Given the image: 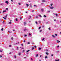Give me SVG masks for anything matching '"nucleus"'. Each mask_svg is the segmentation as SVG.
Here are the masks:
<instances>
[{"instance_id": "obj_1", "label": "nucleus", "mask_w": 61, "mask_h": 61, "mask_svg": "<svg viewBox=\"0 0 61 61\" xmlns=\"http://www.w3.org/2000/svg\"><path fill=\"white\" fill-rule=\"evenodd\" d=\"M26 23L25 22H24V25H26Z\"/></svg>"}, {"instance_id": "obj_2", "label": "nucleus", "mask_w": 61, "mask_h": 61, "mask_svg": "<svg viewBox=\"0 0 61 61\" xmlns=\"http://www.w3.org/2000/svg\"><path fill=\"white\" fill-rule=\"evenodd\" d=\"M50 9H53V8H54V7H50Z\"/></svg>"}, {"instance_id": "obj_3", "label": "nucleus", "mask_w": 61, "mask_h": 61, "mask_svg": "<svg viewBox=\"0 0 61 61\" xmlns=\"http://www.w3.org/2000/svg\"><path fill=\"white\" fill-rule=\"evenodd\" d=\"M30 7H32V4H30Z\"/></svg>"}, {"instance_id": "obj_4", "label": "nucleus", "mask_w": 61, "mask_h": 61, "mask_svg": "<svg viewBox=\"0 0 61 61\" xmlns=\"http://www.w3.org/2000/svg\"><path fill=\"white\" fill-rule=\"evenodd\" d=\"M5 3H6L7 4H8V1H5Z\"/></svg>"}, {"instance_id": "obj_5", "label": "nucleus", "mask_w": 61, "mask_h": 61, "mask_svg": "<svg viewBox=\"0 0 61 61\" xmlns=\"http://www.w3.org/2000/svg\"><path fill=\"white\" fill-rule=\"evenodd\" d=\"M57 42H57V43H58H58H59V42H60V41H59L57 40Z\"/></svg>"}, {"instance_id": "obj_6", "label": "nucleus", "mask_w": 61, "mask_h": 61, "mask_svg": "<svg viewBox=\"0 0 61 61\" xmlns=\"http://www.w3.org/2000/svg\"><path fill=\"white\" fill-rule=\"evenodd\" d=\"M42 2H46V1L44 0H43L42 1Z\"/></svg>"}, {"instance_id": "obj_7", "label": "nucleus", "mask_w": 61, "mask_h": 61, "mask_svg": "<svg viewBox=\"0 0 61 61\" xmlns=\"http://www.w3.org/2000/svg\"><path fill=\"white\" fill-rule=\"evenodd\" d=\"M29 51H30V50H28L27 51H26V52L27 53V52H29Z\"/></svg>"}, {"instance_id": "obj_8", "label": "nucleus", "mask_w": 61, "mask_h": 61, "mask_svg": "<svg viewBox=\"0 0 61 61\" xmlns=\"http://www.w3.org/2000/svg\"><path fill=\"white\" fill-rule=\"evenodd\" d=\"M52 36L53 37H55V36H54L53 35H52Z\"/></svg>"}, {"instance_id": "obj_9", "label": "nucleus", "mask_w": 61, "mask_h": 61, "mask_svg": "<svg viewBox=\"0 0 61 61\" xmlns=\"http://www.w3.org/2000/svg\"><path fill=\"white\" fill-rule=\"evenodd\" d=\"M1 31H4V29L2 28V29H1Z\"/></svg>"}, {"instance_id": "obj_10", "label": "nucleus", "mask_w": 61, "mask_h": 61, "mask_svg": "<svg viewBox=\"0 0 61 61\" xmlns=\"http://www.w3.org/2000/svg\"><path fill=\"white\" fill-rule=\"evenodd\" d=\"M26 5L27 6V7H28L29 6V5L27 4H26Z\"/></svg>"}, {"instance_id": "obj_11", "label": "nucleus", "mask_w": 61, "mask_h": 61, "mask_svg": "<svg viewBox=\"0 0 61 61\" xmlns=\"http://www.w3.org/2000/svg\"><path fill=\"white\" fill-rule=\"evenodd\" d=\"M3 17V18L4 19H5V20H6V18H5L4 17Z\"/></svg>"}, {"instance_id": "obj_12", "label": "nucleus", "mask_w": 61, "mask_h": 61, "mask_svg": "<svg viewBox=\"0 0 61 61\" xmlns=\"http://www.w3.org/2000/svg\"><path fill=\"white\" fill-rule=\"evenodd\" d=\"M19 56H20V55H21V53H19Z\"/></svg>"}, {"instance_id": "obj_13", "label": "nucleus", "mask_w": 61, "mask_h": 61, "mask_svg": "<svg viewBox=\"0 0 61 61\" xmlns=\"http://www.w3.org/2000/svg\"><path fill=\"white\" fill-rule=\"evenodd\" d=\"M41 49V48H39V50H40Z\"/></svg>"}, {"instance_id": "obj_14", "label": "nucleus", "mask_w": 61, "mask_h": 61, "mask_svg": "<svg viewBox=\"0 0 61 61\" xmlns=\"http://www.w3.org/2000/svg\"><path fill=\"white\" fill-rule=\"evenodd\" d=\"M6 12V10H4L3 11V13H4V12Z\"/></svg>"}, {"instance_id": "obj_15", "label": "nucleus", "mask_w": 61, "mask_h": 61, "mask_svg": "<svg viewBox=\"0 0 61 61\" xmlns=\"http://www.w3.org/2000/svg\"><path fill=\"white\" fill-rule=\"evenodd\" d=\"M59 61V60L58 59V60H55V61Z\"/></svg>"}, {"instance_id": "obj_16", "label": "nucleus", "mask_w": 61, "mask_h": 61, "mask_svg": "<svg viewBox=\"0 0 61 61\" xmlns=\"http://www.w3.org/2000/svg\"><path fill=\"white\" fill-rule=\"evenodd\" d=\"M41 26H40L39 27V28L38 29H40L41 28Z\"/></svg>"}, {"instance_id": "obj_17", "label": "nucleus", "mask_w": 61, "mask_h": 61, "mask_svg": "<svg viewBox=\"0 0 61 61\" xmlns=\"http://www.w3.org/2000/svg\"><path fill=\"white\" fill-rule=\"evenodd\" d=\"M39 16H40V17H42V16H41V15H39Z\"/></svg>"}, {"instance_id": "obj_18", "label": "nucleus", "mask_w": 61, "mask_h": 61, "mask_svg": "<svg viewBox=\"0 0 61 61\" xmlns=\"http://www.w3.org/2000/svg\"><path fill=\"white\" fill-rule=\"evenodd\" d=\"M41 10L42 11V12L44 11V10L43 9H41Z\"/></svg>"}, {"instance_id": "obj_19", "label": "nucleus", "mask_w": 61, "mask_h": 61, "mask_svg": "<svg viewBox=\"0 0 61 61\" xmlns=\"http://www.w3.org/2000/svg\"><path fill=\"white\" fill-rule=\"evenodd\" d=\"M56 16H57V14H56Z\"/></svg>"}, {"instance_id": "obj_20", "label": "nucleus", "mask_w": 61, "mask_h": 61, "mask_svg": "<svg viewBox=\"0 0 61 61\" xmlns=\"http://www.w3.org/2000/svg\"><path fill=\"white\" fill-rule=\"evenodd\" d=\"M46 55H48V53H47V52H46Z\"/></svg>"}, {"instance_id": "obj_21", "label": "nucleus", "mask_w": 61, "mask_h": 61, "mask_svg": "<svg viewBox=\"0 0 61 61\" xmlns=\"http://www.w3.org/2000/svg\"><path fill=\"white\" fill-rule=\"evenodd\" d=\"M47 58V56H46L45 57V58Z\"/></svg>"}, {"instance_id": "obj_22", "label": "nucleus", "mask_w": 61, "mask_h": 61, "mask_svg": "<svg viewBox=\"0 0 61 61\" xmlns=\"http://www.w3.org/2000/svg\"><path fill=\"white\" fill-rule=\"evenodd\" d=\"M26 29H25L24 30V31H26Z\"/></svg>"}, {"instance_id": "obj_23", "label": "nucleus", "mask_w": 61, "mask_h": 61, "mask_svg": "<svg viewBox=\"0 0 61 61\" xmlns=\"http://www.w3.org/2000/svg\"><path fill=\"white\" fill-rule=\"evenodd\" d=\"M38 56V54H37L36 55V57Z\"/></svg>"}, {"instance_id": "obj_24", "label": "nucleus", "mask_w": 61, "mask_h": 61, "mask_svg": "<svg viewBox=\"0 0 61 61\" xmlns=\"http://www.w3.org/2000/svg\"><path fill=\"white\" fill-rule=\"evenodd\" d=\"M34 49V47H33L32 49V50H33Z\"/></svg>"}, {"instance_id": "obj_25", "label": "nucleus", "mask_w": 61, "mask_h": 61, "mask_svg": "<svg viewBox=\"0 0 61 61\" xmlns=\"http://www.w3.org/2000/svg\"><path fill=\"white\" fill-rule=\"evenodd\" d=\"M15 20H16V21H17V19H15Z\"/></svg>"}, {"instance_id": "obj_26", "label": "nucleus", "mask_w": 61, "mask_h": 61, "mask_svg": "<svg viewBox=\"0 0 61 61\" xmlns=\"http://www.w3.org/2000/svg\"><path fill=\"white\" fill-rule=\"evenodd\" d=\"M55 35L56 36H57V34H55Z\"/></svg>"}, {"instance_id": "obj_27", "label": "nucleus", "mask_w": 61, "mask_h": 61, "mask_svg": "<svg viewBox=\"0 0 61 61\" xmlns=\"http://www.w3.org/2000/svg\"><path fill=\"white\" fill-rule=\"evenodd\" d=\"M23 42H24V43H25V40H24L23 41Z\"/></svg>"}, {"instance_id": "obj_28", "label": "nucleus", "mask_w": 61, "mask_h": 61, "mask_svg": "<svg viewBox=\"0 0 61 61\" xmlns=\"http://www.w3.org/2000/svg\"><path fill=\"white\" fill-rule=\"evenodd\" d=\"M36 23L37 25V21H36Z\"/></svg>"}, {"instance_id": "obj_29", "label": "nucleus", "mask_w": 61, "mask_h": 61, "mask_svg": "<svg viewBox=\"0 0 61 61\" xmlns=\"http://www.w3.org/2000/svg\"><path fill=\"white\" fill-rule=\"evenodd\" d=\"M44 39H45V38H43V39H42V41H43V40H44Z\"/></svg>"}, {"instance_id": "obj_30", "label": "nucleus", "mask_w": 61, "mask_h": 61, "mask_svg": "<svg viewBox=\"0 0 61 61\" xmlns=\"http://www.w3.org/2000/svg\"><path fill=\"white\" fill-rule=\"evenodd\" d=\"M19 5H21V3H19Z\"/></svg>"}, {"instance_id": "obj_31", "label": "nucleus", "mask_w": 61, "mask_h": 61, "mask_svg": "<svg viewBox=\"0 0 61 61\" xmlns=\"http://www.w3.org/2000/svg\"><path fill=\"white\" fill-rule=\"evenodd\" d=\"M34 47L36 48V46H34Z\"/></svg>"}, {"instance_id": "obj_32", "label": "nucleus", "mask_w": 61, "mask_h": 61, "mask_svg": "<svg viewBox=\"0 0 61 61\" xmlns=\"http://www.w3.org/2000/svg\"><path fill=\"white\" fill-rule=\"evenodd\" d=\"M51 6H52V5H53V4H51Z\"/></svg>"}, {"instance_id": "obj_33", "label": "nucleus", "mask_w": 61, "mask_h": 61, "mask_svg": "<svg viewBox=\"0 0 61 61\" xmlns=\"http://www.w3.org/2000/svg\"><path fill=\"white\" fill-rule=\"evenodd\" d=\"M14 57H15V58H16V56H14Z\"/></svg>"}, {"instance_id": "obj_34", "label": "nucleus", "mask_w": 61, "mask_h": 61, "mask_svg": "<svg viewBox=\"0 0 61 61\" xmlns=\"http://www.w3.org/2000/svg\"><path fill=\"white\" fill-rule=\"evenodd\" d=\"M27 43L28 44H30V42H28Z\"/></svg>"}, {"instance_id": "obj_35", "label": "nucleus", "mask_w": 61, "mask_h": 61, "mask_svg": "<svg viewBox=\"0 0 61 61\" xmlns=\"http://www.w3.org/2000/svg\"><path fill=\"white\" fill-rule=\"evenodd\" d=\"M26 36H27V35H25V37H26Z\"/></svg>"}, {"instance_id": "obj_36", "label": "nucleus", "mask_w": 61, "mask_h": 61, "mask_svg": "<svg viewBox=\"0 0 61 61\" xmlns=\"http://www.w3.org/2000/svg\"><path fill=\"white\" fill-rule=\"evenodd\" d=\"M2 57V56L1 55L0 56V57Z\"/></svg>"}, {"instance_id": "obj_37", "label": "nucleus", "mask_w": 61, "mask_h": 61, "mask_svg": "<svg viewBox=\"0 0 61 61\" xmlns=\"http://www.w3.org/2000/svg\"><path fill=\"white\" fill-rule=\"evenodd\" d=\"M11 39L12 40H13V37L11 38Z\"/></svg>"}, {"instance_id": "obj_38", "label": "nucleus", "mask_w": 61, "mask_h": 61, "mask_svg": "<svg viewBox=\"0 0 61 61\" xmlns=\"http://www.w3.org/2000/svg\"><path fill=\"white\" fill-rule=\"evenodd\" d=\"M17 50H18V47H17Z\"/></svg>"}, {"instance_id": "obj_39", "label": "nucleus", "mask_w": 61, "mask_h": 61, "mask_svg": "<svg viewBox=\"0 0 61 61\" xmlns=\"http://www.w3.org/2000/svg\"><path fill=\"white\" fill-rule=\"evenodd\" d=\"M6 10H8V8H6Z\"/></svg>"}, {"instance_id": "obj_40", "label": "nucleus", "mask_w": 61, "mask_h": 61, "mask_svg": "<svg viewBox=\"0 0 61 61\" xmlns=\"http://www.w3.org/2000/svg\"><path fill=\"white\" fill-rule=\"evenodd\" d=\"M44 17H46V16L45 15H44Z\"/></svg>"}, {"instance_id": "obj_41", "label": "nucleus", "mask_w": 61, "mask_h": 61, "mask_svg": "<svg viewBox=\"0 0 61 61\" xmlns=\"http://www.w3.org/2000/svg\"><path fill=\"white\" fill-rule=\"evenodd\" d=\"M9 24H11V22H9Z\"/></svg>"}, {"instance_id": "obj_42", "label": "nucleus", "mask_w": 61, "mask_h": 61, "mask_svg": "<svg viewBox=\"0 0 61 61\" xmlns=\"http://www.w3.org/2000/svg\"><path fill=\"white\" fill-rule=\"evenodd\" d=\"M22 19V17H20V20H21Z\"/></svg>"}, {"instance_id": "obj_43", "label": "nucleus", "mask_w": 61, "mask_h": 61, "mask_svg": "<svg viewBox=\"0 0 61 61\" xmlns=\"http://www.w3.org/2000/svg\"><path fill=\"white\" fill-rule=\"evenodd\" d=\"M7 17V15H6L5 16V18H6Z\"/></svg>"}, {"instance_id": "obj_44", "label": "nucleus", "mask_w": 61, "mask_h": 61, "mask_svg": "<svg viewBox=\"0 0 61 61\" xmlns=\"http://www.w3.org/2000/svg\"><path fill=\"white\" fill-rule=\"evenodd\" d=\"M9 47H11V45H10V46H9Z\"/></svg>"}, {"instance_id": "obj_45", "label": "nucleus", "mask_w": 61, "mask_h": 61, "mask_svg": "<svg viewBox=\"0 0 61 61\" xmlns=\"http://www.w3.org/2000/svg\"><path fill=\"white\" fill-rule=\"evenodd\" d=\"M51 56H53V54H51Z\"/></svg>"}, {"instance_id": "obj_46", "label": "nucleus", "mask_w": 61, "mask_h": 61, "mask_svg": "<svg viewBox=\"0 0 61 61\" xmlns=\"http://www.w3.org/2000/svg\"><path fill=\"white\" fill-rule=\"evenodd\" d=\"M0 52H2V50L0 51Z\"/></svg>"}, {"instance_id": "obj_47", "label": "nucleus", "mask_w": 61, "mask_h": 61, "mask_svg": "<svg viewBox=\"0 0 61 61\" xmlns=\"http://www.w3.org/2000/svg\"><path fill=\"white\" fill-rule=\"evenodd\" d=\"M29 36H31V34L30 33H29Z\"/></svg>"}, {"instance_id": "obj_48", "label": "nucleus", "mask_w": 61, "mask_h": 61, "mask_svg": "<svg viewBox=\"0 0 61 61\" xmlns=\"http://www.w3.org/2000/svg\"><path fill=\"white\" fill-rule=\"evenodd\" d=\"M38 18V17L37 16H36V18Z\"/></svg>"}, {"instance_id": "obj_49", "label": "nucleus", "mask_w": 61, "mask_h": 61, "mask_svg": "<svg viewBox=\"0 0 61 61\" xmlns=\"http://www.w3.org/2000/svg\"><path fill=\"white\" fill-rule=\"evenodd\" d=\"M57 47H59V46H57Z\"/></svg>"}, {"instance_id": "obj_50", "label": "nucleus", "mask_w": 61, "mask_h": 61, "mask_svg": "<svg viewBox=\"0 0 61 61\" xmlns=\"http://www.w3.org/2000/svg\"><path fill=\"white\" fill-rule=\"evenodd\" d=\"M42 31V30H40V32H41Z\"/></svg>"}, {"instance_id": "obj_51", "label": "nucleus", "mask_w": 61, "mask_h": 61, "mask_svg": "<svg viewBox=\"0 0 61 61\" xmlns=\"http://www.w3.org/2000/svg\"><path fill=\"white\" fill-rule=\"evenodd\" d=\"M34 12V10H33L32 11V12Z\"/></svg>"}, {"instance_id": "obj_52", "label": "nucleus", "mask_w": 61, "mask_h": 61, "mask_svg": "<svg viewBox=\"0 0 61 61\" xmlns=\"http://www.w3.org/2000/svg\"><path fill=\"white\" fill-rule=\"evenodd\" d=\"M21 45L22 46H23V44H21Z\"/></svg>"}, {"instance_id": "obj_53", "label": "nucleus", "mask_w": 61, "mask_h": 61, "mask_svg": "<svg viewBox=\"0 0 61 61\" xmlns=\"http://www.w3.org/2000/svg\"><path fill=\"white\" fill-rule=\"evenodd\" d=\"M54 21H56V20L55 19V20H54Z\"/></svg>"}, {"instance_id": "obj_54", "label": "nucleus", "mask_w": 61, "mask_h": 61, "mask_svg": "<svg viewBox=\"0 0 61 61\" xmlns=\"http://www.w3.org/2000/svg\"><path fill=\"white\" fill-rule=\"evenodd\" d=\"M16 44H17V43H16L15 44H14V45H16Z\"/></svg>"}, {"instance_id": "obj_55", "label": "nucleus", "mask_w": 61, "mask_h": 61, "mask_svg": "<svg viewBox=\"0 0 61 61\" xmlns=\"http://www.w3.org/2000/svg\"><path fill=\"white\" fill-rule=\"evenodd\" d=\"M39 23H41V21H39Z\"/></svg>"}, {"instance_id": "obj_56", "label": "nucleus", "mask_w": 61, "mask_h": 61, "mask_svg": "<svg viewBox=\"0 0 61 61\" xmlns=\"http://www.w3.org/2000/svg\"><path fill=\"white\" fill-rule=\"evenodd\" d=\"M10 22H12V20H10Z\"/></svg>"}, {"instance_id": "obj_57", "label": "nucleus", "mask_w": 61, "mask_h": 61, "mask_svg": "<svg viewBox=\"0 0 61 61\" xmlns=\"http://www.w3.org/2000/svg\"><path fill=\"white\" fill-rule=\"evenodd\" d=\"M8 32L9 33H10V31H9Z\"/></svg>"}, {"instance_id": "obj_58", "label": "nucleus", "mask_w": 61, "mask_h": 61, "mask_svg": "<svg viewBox=\"0 0 61 61\" xmlns=\"http://www.w3.org/2000/svg\"><path fill=\"white\" fill-rule=\"evenodd\" d=\"M48 29H49V30H51V29H50V28H48Z\"/></svg>"}, {"instance_id": "obj_59", "label": "nucleus", "mask_w": 61, "mask_h": 61, "mask_svg": "<svg viewBox=\"0 0 61 61\" xmlns=\"http://www.w3.org/2000/svg\"><path fill=\"white\" fill-rule=\"evenodd\" d=\"M34 6H36V5H34Z\"/></svg>"}, {"instance_id": "obj_60", "label": "nucleus", "mask_w": 61, "mask_h": 61, "mask_svg": "<svg viewBox=\"0 0 61 61\" xmlns=\"http://www.w3.org/2000/svg\"><path fill=\"white\" fill-rule=\"evenodd\" d=\"M22 49H24V48H22Z\"/></svg>"}, {"instance_id": "obj_61", "label": "nucleus", "mask_w": 61, "mask_h": 61, "mask_svg": "<svg viewBox=\"0 0 61 61\" xmlns=\"http://www.w3.org/2000/svg\"><path fill=\"white\" fill-rule=\"evenodd\" d=\"M3 23H5V21H3Z\"/></svg>"}, {"instance_id": "obj_62", "label": "nucleus", "mask_w": 61, "mask_h": 61, "mask_svg": "<svg viewBox=\"0 0 61 61\" xmlns=\"http://www.w3.org/2000/svg\"><path fill=\"white\" fill-rule=\"evenodd\" d=\"M24 51H25V50H23V52H24Z\"/></svg>"}, {"instance_id": "obj_63", "label": "nucleus", "mask_w": 61, "mask_h": 61, "mask_svg": "<svg viewBox=\"0 0 61 61\" xmlns=\"http://www.w3.org/2000/svg\"><path fill=\"white\" fill-rule=\"evenodd\" d=\"M30 18H31V16H30Z\"/></svg>"}, {"instance_id": "obj_64", "label": "nucleus", "mask_w": 61, "mask_h": 61, "mask_svg": "<svg viewBox=\"0 0 61 61\" xmlns=\"http://www.w3.org/2000/svg\"><path fill=\"white\" fill-rule=\"evenodd\" d=\"M13 31H15V30H13Z\"/></svg>"}]
</instances>
